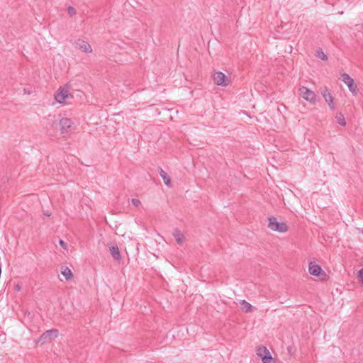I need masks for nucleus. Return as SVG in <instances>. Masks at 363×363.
I'll return each instance as SVG.
<instances>
[{
	"instance_id": "obj_1",
	"label": "nucleus",
	"mask_w": 363,
	"mask_h": 363,
	"mask_svg": "<svg viewBox=\"0 0 363 363\" xmlns=\"http://www.w3.org/2000/svg\"><path fill=\"white\" fill-rule=\"evenodd\" d=\"M268 227L273 231L285 233L288 230V226L286 223L278 222L277 218L271 216L269 218Z\"/></svg>"
},
{
	"instance_id": "obj_2",
	"label": "nucleus",
	"mask_w": 363,
	"mask_h": 363,
	"mask_svg": "<svg viewBox=\"0 0 363 363\" xmlns=\"http://www.w3.org/2000/svg\"><path fill=\"white\" fill-rule=\"evenodd\" d=\"M59 334L57 329H50L44 332L39 337V342L42 345L49 343L55 340Z\"/></svg>"
},
{
	"instance_id": "obj_3",
	"label": "nucleus",
	"mask_w": 363,
	"mask_h": 363,
	"mask_svg": "<svg viewBox=\"0 0 363 363\" xmlns=\"http://www.w3.org/2000/svg\"><path fill=\"white\" fill-rule=\"evenodd\" d=\"M257 354L261 357L263 363H274L270 352L264 346H259L257 350Z\"/></svg>"
},
{
	"instance_id": "obj_4",
	"label": "nucleus",
	"mask_w": 363,
	"mask_h": 363,
	"mask_svg": "<svg viewBox=\"0 0 363 363\" xmlns=\"http://www.w3.org/2000/svg\"><path fill=\"white\" fill-rule=\"evenodd\" d=\"M214 83L217 85L226 86L229 84V79L222 72H216L213 75Z\"/></svg>"
},
{
	"instance_id": "obj_5",
	"label": "nucleus",
	"mask_w": 363,
	"mask_h": 363,
	"mask_svg": "<svg viewBox=\"0 0 363 363\" xmlns=\"http://www.w3.org/2000/svg\"><path fill=\"white\" fill-rule=\"evenodd\" d=\"M342 80L347 84L349 90L354 95L357 94L358 89L354 84V79L347 73H343L341 75Z\"/></svg>"
},
{
	"instance_id": "obj_6",
	"label": "nucleus",
	"mask_w": 363,
	"mask_h": 363,
	"mask_svg": "<svg viewBox=\"0 0 363 363\" xmlns=\"http://www.w3.org/2000/svg\"><path fill=\"white\" fill-rule=\"evenodd\" d=\"M299 94L306 101L311 103H315L316 95L315 94L306 86H302L299 89Z\"/></svg>"
},
{
	"instance_id": "obj_7",
	"label": "nucleus",
	"mask_w": 363,
	"mask_h": 363,
	"mask_svg": "<svg viewBox=\"0 0 363 363\" xmlns=\"http://www.w3.org/2000/svg\"><path fill=\"white\" fill-rule=\"evenodd\" d=\"M323 97L325 99V101L328 104L329 107L332 110L335 109V104L333 103L334 98L331 95V94L328 91V89L325 87L321 92Z\"/></svg>"
},
{
	"instance_id": "obj_8",
	"label": "nucleus",
	"mask_w": 363,
	"mask_h": 363,
	"mask_svg": "<svg viewBox=\"0 0 363 363\" xmlns=\"http://www.w3.org/2000/svg\"><path fill=\"white\" fill-rule=\"evenodd\" d=\"M75 44L77 46V48L83 52L86 53L92 52V48L88 42L84 40L78 39L75 41Z\"/></svg>"
},
{
	"instance_id": "obj_9",
	"label": "nucleus",
	"mask_w": 363,
	"mask_h": 363,
	"mask_svg": "<svg viewBox=\"0 0 363 363\" xmlns=\"http://www.w3.org/2000/svg\"><path fill=\"white\" fill-rule=\"evenodd\" d=\"M59 125L61 128L62 133H67L68 130H69L72 125V121L68 118H62L60 122Z\"/></svg>"
},
{
	"instance_id": "obj_10",
	"label": "nucleus",
	"mask_w": 363,
	"mask_h": 363,
	"mask_svg": "<svg viewBox=\"0 0 363 363\" xmlns=\"http://www.w3.org/2000/svg\"><path fill=\"white\" fill-rule=\"evenodd\" d=\"M69 92L67 89H60L58 92L55 95L56 101L60 103H64L65 99L68 97Z\"/></svg>"
},
{
	"instance_id": "obj_11",
	"label": "nucleus",
	"mask_w": 363,
	"mask_h": 363,
	"mask_svg": "<svg viewBox=\"0 0 363 363\" xmlns=\"http://www.w3.org/2000/svg\"><path fill=\"white\" fill-rule=\"evenodd\" d=\"M309 273L313 276H318L323 272L322 268L320 265L313 264L312 262L310 263L308 267Z\"/></svg>"
},
{
	"instance_id": "obj_12",
	"label": "nucleus",
	"mask_w": 363,
	"mask_h": 363,
	"mask_svg": "<svg viewBox=\"0 0 363 363\" xmlns=\"http://www.w3.org/2000/svg\"><path fill=\"white\" fill-rule=\"evenodd\" d=\"M109 250L111 256L115 260L119 261L121 259V252L117 245H113L110 247Z\"/></svg>"
},
{
	"instance_id": "obj_13",
	"label": "nucleus",
	"mask_w": 363,
	"mask_h": 363,
	"mask_svg": "<svg viewBox=\"0 0 363 363\" xmlns=\"http://www.w3.org/2000/svg\"><path fill=\"white\" fill-rule=\"evenodd\" d=\"M172 235L175 238L177 244L182 245L183 243L184 240V236L178 228L174 229Z\"/></svg>"
},
{
	"instance_id": "obj_14",
	"label": "nucleus",
	"mask_w": 363,
	"mask_h": 363,
	"mask_svg": "<svg viewBox=\"0 0 363 363\" xmlns=\"http://www.w3.org/2000/svg\"><path fill=\"white\" fill-rule=\"evenodd\" d=\"M158 172H159V174L162 178L164 183L167 186H171V179L168 176V174L164 172V170H163L162 168H159Z\"/></svg>"
},
{
	"instance_id": "obj_15",
	"label": "nucleus",
	"mask_w": 363,
	"mask_h": 363,
	"mask_svg": "<svg viewBox=\"0 0 363 363\" xmlns=\"http://www.w3.org/2000/svg\"><path fill=\"white\" fill-rule=\"evenodd\" d=\"M61 274L65 277L66 280L70 279L73 276L72 271L67 267H62L61 268Z\"/></svg>"
},
{
	"instance_id": "obj_16",
	"label": "nucleus",
	"mask_w": 363,
	"mask_h": 363,
	"mask_svg": "<svg viewBox=\"0 0 363 363\" xmlns=\"http://www.w3.org/2000/svg\"><path fill=\"white\" fill-rule=\"evenodd\" d=\"M240 306L243 311L249 313L252 311V306L245 300L240 302Z\"/></svg>"
},
{
	"instance_id": "obj_17",
	"label": "nucleus",
	"mask_w": 363,
	"mask_h": 363,
	"mask_svg": "<svg viewBox=\"0 0 363 363\" xmlns=\"http://www.w3.org/2000/svg\"><path fill=\"white\" fill-rule=\"evenodd\" d=\"M336 118H337V123L342 125V126H345L346 125V122H345V118H344V116L342 113H337V115L336 116Z\"/></svg>"
},
{
	"instance_id": "obj_18",
	"label": "nucleus",
	"mask_w": 363,
	"mask_h": 363,
	"mask_svg": "<svg viewBox=\"0 0 363 363\" xmlns=\"http://www.w3.org/2000/svg\"><path fill=\"white\" fill-rule=\"evenodd\" d=\"M67 11L70 16H73L77 13L76 9L70 6L67 8Z\"/></svg>"
},
{
	"instance_id": "obj_19",
	"label": "nucleus",
	"mask_w": 363,
	"mask_h": 363,
	"mask_svg": "<svg viewBox=\"0 0 363 363\" xmlns=\"http://www.w3.org/2000/svg\"><path fill=\"white\" fill-rule=\"evenodd\" d=\"M318 57L322 60H326L328 59L327 55L322 50L318 52Z\"/></svg>"
},
{
	"instance_id": "obj_20",
	"label": "nucleus",
	"mask_w": 363,
	"mask_h": 363,
	"mask_svg": "<svg viewBox=\"0 0 363 363\" xmlns=\"http://www.w3.org/2000/svg\"><path fill=\"white\" fill-rule=\"evenodd\" d=\"M131 203L133 205H134L135 207H138L139 206V205L140 204V201L137 199H131Z\"/></svg>"
},
{
	"instance_id": "obj_21",
	"label": "nucleus",
	"mask_w": 363,
	"mask_h": 363,
	"mask_svg": "<svg viewBox=\"0 0 363 363\" xmlns=\"http://www.w3.org/2000/svg\"><path fill=\"white\" fill-rule=\"evenodd\" d=\"M357 277L359 279L360 281L363 283V268L358 272Z\"/></svg>"
},
{
	"instance_id": "obj_22",
	"label": "nucleus",
	"mask_w": 363,
	"mask_h": 363,
	"mask_svg": "<svg viewBox=\"0 0 363 363\" xmlns=\"http://www.w3.org/2000/svg\"><path fill=\"white\" fill-rule=\"evenodd\" d=\"M59 244L63 248L67 249V243L65 241H63L62 240H60L59 241Z\"/></svg>"
},
{
	"instance_id": "obj_23",
	"label": "nucleus",
	"mask_w": 363,
	"mask_h": 363,
	"mask_svg": "<svg viewBox=\"0 0 363 363\" xmlns=\"http://www.w3.org/2000/svg\"><path fill=\"white\" fill-rule=\"evenodd\" d=\"M44 214H45V216H48V217L51 216V213H50L48 212L45 213Z\"/></svg>"
},
{
	"instance_id": "obj_24",
	"label": "nucleus",
	"mask_w": 363,
	"mask_h": 363,
	"mask_svg": "<svg viewBox=\"0 0 363 363\" xmlns=\"http://www.w3.org/2000/svg\"><path fill=\"white\" fill-rule=\"evenodd\" d=\"M16 289L17 291H19L21 289V287L19 285H16Z\"/></svg>"
}]
</instances>
